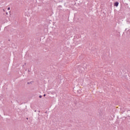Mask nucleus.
I'll return each instance as SVG.
<instances>
[{
  "mask_svg": "<svg viewBox=\"0 0 130 130\" xmlns=\"http://www.w3.org/2000/svg\"><path fill=\"white\" fill-rule=\"evenodd\" d=\"M46 96V94H44V96L45 97Z\"/></svg>",
  "mask_w": 130,
  "mask_h": 130,
  "instance_id": "obj_4",
  "label": "nucleus"
},
{
  "mask_svg": "<svg viewBox=\"0 0 130 130\" xmlns=\"http://www.w3.org/2000/svg\"><path fill=\"white\" fill-rule=\"evenodd\" d=\"M39 98H42V96L40 95V96H39Z\"/></svg>",
  "mask_w": 130,
  "mask_h": 130,
  "instance_id": "obj_2",
  "label": "nucleus"
},
{
  "mask_svg": "<svg viewBox=\"0 0 130 130\" xmlns=\"http://www.w3.org/2000/svg\"><path fill=\"white\" fill-rule=\"evenodd\" d=\"M119 3L118 2H115L114 4V6H115V7H118V5H119Z\"/></svg>",
  "mask_w": 130,
  "mask_h": 130,
  "instance_id": "obj_1",
  "label": "nucleus"
},
{
  "mask_svg": "<svg viewBox=\"0 0 130 130\" xmlns=\"http://www.w3.org/2000/svg\"><path fill=\"white\" fill-rule=\"evenodd\" d=\"M8 10H10V7H9V8H8Z\"/></svg>",
  "mask_w": 130,
  "mask_h": 130,
  "instance_id": "obj_3",
  "label": "nucleus"
}]
</instances>
